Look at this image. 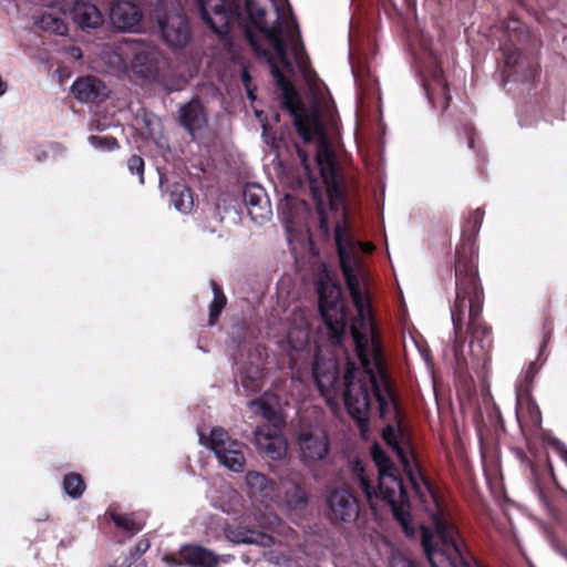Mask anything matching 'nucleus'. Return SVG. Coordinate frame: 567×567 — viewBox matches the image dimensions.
<instances>
[{"instance_id":"nucleus-35","label":"nucleus","mask_w":567,"mask_h":567,"mask_svg":"<svg viewBox=\"0 0 567 567\" xmlns=\"http://www.w3.org/2000/svg\"><path fill=\"white\" fill-rule=\"evenodd\" d=\"M255 519L260 527L269 530H276L280 526V518L274 513L264 517H255Z\"/></svg>"},{"instance_id":"nucleus-38","label":"nucleus","mask_w":567,"mask_h":567,"mask_svg":"<svg viewBox=\"0 0 567 567\" xmlns=\"http://www.w3.org/2000/svg\"><path fill=\"white\" fill-rule=\"evenodd\" d=\"M262 128H264L262 137H264L265 143L267 145H269L274 151H278L279 146H280V140H277L275 136L270 135L267 132V128L265 125L262 126Z\"/></svg>"},{"instance_id":"nucleus-1","label":"nucleus","mask_w":567,"mask_h":567,"mask_svg":"<svg viewBox=\"0 0 567 567\" xmlns=\"http://www.w3.org/2000/svg\"><path fill=\"white\" fill-rule=\"evenodd\" d=\"M247 39L256 54L267 60L270 72L281 90L282 104L293 117L300 136L305 142L316 143L315 163L326 187L329 209L334 215V240L339 262L357 313L351 321L350 332L360 367L353 362L348 363L344 375L346 406L357 421L361 434L365 436L370 392L372 391L379 404L380 416L389 422L382 433L383 440L396 454L404 470H420L411 451L410 442L400 426L396 402L384 370L380 340L372 317L369 275L358 250V246H360L364 252H371L374 246L355 243L349 234L344 220L347 213L342 193L337 183L334 159L321 123V118L324 117L331 126L337 125L333 102L320 83L311 82L309 85L310 105L306 106L296 90L282 75L274 56L260 49L249 30H247Z\"/></svg>"},{"instance_id":"nucleus-6","label":"nucleus","mask_w":567,"mask_h":567,"mask_svg":"<svg viewBox=\"0 0 567 567\" xmlns=\"http://www.w3.org/2000/svg\"><path fill=\"white\" fill-rule=\"evenodd\" d=\"M319 309L334 343H340L347 332L346 305L339 285L321 280L319 284Z\"/></svg>"},{"instance_id":"nucleus-10","label":"nucleus","mask_w":567,"mask_h":567,"mask_svg":"<svg viewBox=\"0 0 567 567\" xmlns=\"http://www.w3.org/2000/svg\"><path fill=\"white\" fill-rule=\"evenodd\" d=\"M300 458L305 464L323 460L329 452V440L319 426L301 427L298 433Z\"/></svg>"},{"instance_id":"nucleus-16","label":"nucleus","mask_w":567,"mask_h":567,"mask_svg":"<svg viewBox=\"0 0 567 567\" xmlns=\"http://www.w3.org/2000/svg\"><path fill=\"white\" fill-rule=\"evenodd\" d=\"M244 203L255 223L262 224L271 218V205L265 189L258 184H248L244 189Z\"/></svg>"},{"instance_id":"nucleus-36","label":"nucleus","mask_w":567,"mask_h":567,"mask_svg":"<svg viewBox=\"0 0 567 567\" xmlns=\"http://www.w3.org/2000/svg\"><path fill=\"white\" fill-rule=\"evenodd\" d=\"M127 166H128L130 172L132 174L138 175L140 182L143 183L144 182V176H143L144 161H143V158L137 155H133L132 157H130Z\"/></svg>"},{"instance_id":"nucleus-39","label":"nucleus","mask_w":567,"mask_h":567,"mask_svg":"<svg viewBox=\"0 0 567 567\" xmlns=\"http://www.w3.org/2000/svg\"><path fill=\"white\" fill-rule=\"evenodd\" d=\"M243 81L245 83V86H246V90H247V93H248V96L254 100V94H252V91L249 86V75H248V72L246 70H244L243 72Z\"/></svg>"},{"instance_id":"nucleus-43","label":"nucleus","mask_w":567,"mask_h":567,"mask_svg":"<svg viewBox=\"0 0 567 567\" xmlns=\"http://www.w3.org/2000/svg\"><path fill=\"white\" fill-rule=\"evenodd\" d=\"M7 90H8V84L0 75V96H2L7 92Z\"/></svg>"},{"instance_id":"nucleus-32","label":"nucleus","mask_w":567,"mask_h":567,"mask_svg":"<svg viewBox=\"0 0 567 567\" xmlns=\"http://www.w3.org/2000/svg\"><path fill=\"white\" fill-rule=\"evenodd\" d=\"M212 289L214 293V299L209 307V323L215 324L223 308L226 305V297L214 281H212Z\"/></svg>"},{"instance_id":"nucleus-21","label":"nucleus","mask_w":567,"mask_h":567,"mask_svg":"<svg viewBox=\"0 0 567 567\" xmlns=\"http://www.w3.org/2000/svg\"><path fill=\"white\" fill-rule=\"evenodd\" d=\"M183 560L194 567H216L221 557L199 545H185L181 548Z\"/></svg>"},{"instance_id":"nucleus-26","label":"nucleus","mask_w":567,"mask_h":567,"mask_svg":"<svg viewBox=\"0 0 567 567\" xmlns=\"http://www.w3.org/2000/svg\"><path fill=\"white\" fill-rule=\"evenodd\" d=\"M259 360L260 358H258V362H251V365L245 368L241 373V383L247 391H258L262 385L261 380L264 374Z\"/></svg>"},{"instance_id":"nucleus-25","label":"nucleus","mask_w":567,"mask_h":567,"mask_svg":"<svg viewBox=\"0 0 567 567\" xmlns=\"http://www.w3.org/2000/svg\"><path fill=\"white\" fill-rule=\"evenodd\" d=\"M246 485L249 492L261 499L272 498L274 486L268 482L267 477L256 471L246 474Z\"/></svg>"},{"instance_id":"nucleus-34","label":"nucleus","mask_w":567,"mask_h":567,"mask_svg":"<svg viewBox=\"0 0 567 567\" xmlns=\"http://www.w3.org/2000/svg\"><path fill=\"white\" fill-rule=\"evenodd\" d=\"M90 144L101 151H111L117 147V142L111 136H90Z\"/></svg>"},{"instance_id":"nucleus-2","label":"nucleus","mask_w":567,"mask_h":567,"mask_svg":"<svg viewBox=\"0 0 567 567\" xmlns=\"http://www.w3.org/2000/svg\"><path fill=\"white\" fill-rule=\"evenodd\" d=\"M246 9L250 23L265 35L278 62L286 69L292 64L302 69L306 56L290 7L272 0H246Z\"/></svg>"},{"instance_id":"nucleus-23","label":"nucleus","mask_w":567,"mask_h":567,"mask_svg":"<svg viewBox=\"0 0 567 567\" xmlns=\"http://www.w3.org/2000/svg\"><path fill=\"white\" fill-rule=\"evenodd\" d=\"M71 90L75 99L81 102H94L106 95V89L103 82L93 76L76 80Z\"/></svg>"},{"instance_id":"nucleus-8","label":"nucleus","mask_w":567,"mask_h":567,"mask_svg":"<svg viewBox=\"0 0 567 567\" xmlns=\"http://www.w3.org/2000/svg\"><path fill=\"white\" fill-rule=\"evenodd\" d=\"M208 446L226 468L233 472L243 471L246 462L244 446L238 441L233 440L224 429H212Z\"/></svg>"},{"instance_id":"nucleus-28","label":"nucleus","mask_w":567,"mask_h":567,"mask_svg":"<svg viewBox=\"0 0 567 567\" xmlns=\"http://www.w3.org/2000/svg\"><path fill=\"white\" fill-rule=\"evenodd\" d=\"M240 505L241 496L237 491L230 487H226L221 492L219 499L215 504L216 507H218L220 511L227 514L237 513Z\"/></svg>"},{"instance_id":"nucleus-14","label":"nucleus","mask_w":567,"mask_h":567,"mask_svg":"<svg viewBox=\"0 0 567 567\" xmlns=\"http://www.w3.org/2000/svg\"><path fill=\"white\" fill-rule=\"evenodd\" d=\"M312 375L321 394L327 396L330 402L338 383V368L334 358L332 355L324 358L322 352L318 351L315 355Z\"/></svg>"},{"instance_id":"nucleus-45","label":"nucleus","mask_w":567,"mask_h":567,"mask_svg":"<svg viewBox=\"0 0 567 567\" xmlns=\"http://www.w3.org/2000/svg\"><path fill=\"white\" fill-rule=\"evenodd\" d=\"M566 461H567V454H566Z\"/></svg>"},{"instance_id":"nucleus-19","label":"nucleus","mask_w":567,"mask_h":567,"mask_svg":"<svg viewBox=\"0 0 567 567\" xmlns=\"http://www.w3.org/2000/svg\"><path fill=\"white\" fill-rule=\"evenodd\" d=\"M181 122L193 138H199L207 130V116L199 101L193 100L181 109Z\"/></svg>"},{"instance_id":"nucleus-20","label":"nucleus","mask_w":567,"mask_h":567,"mask_svg":"<svg viewBox=\"0 0 567 567\" xmlns=\"http://www.w3.org/2000/svg\"><path fill=\"white\" fill-rule=\"evenodd\" d=\"M130 43L143 50L146 56L137 59L136 54H130L128 72L141 78H148L157 70L159 52L154 47L145 45L141 42L130 41Z\"/></svg>"},{"instance_id":"nucleus-7","label":"nucleus","mask_w":567,"mask_h":567,"mask_svg":"<svg viewBox=\"0 0 567 567\" xmlns=\"http://www.w3.org/2000/svg\"><path fill=\"white\" fill-rule=\"evenodd\" d=\"M277 344L289 357V367L292 370L308 359L309 321L303 310L292 312L282 334L278 337Z\"/></svg>"},{"instance_id":"nucleus-27","label":"nucleus","mask_w":567,"mask_h":567,"mask_svg":"<svg viewBox=\"0 0 567 567\" xmlns=\"http://www.w3.org/2000/svg\"><path fill=\"white\" fill-rule=\"evenodd\" d=\"M171 202L181 213H189L193 207V196L190 190L181 184L174 186L171 193Z\"/></svg>"},{"instance_id":"nucleus-17","label":"nucleus","mask_w":567,"mask_h":567,"mask_svg":"<svg viewBox=\"0 0 567 567\" xmlns=\"http://www.w3.org/2000/svg\"><path fill=\"white\" fill-rule=\"evenodd\" d=\"M136 54L137 59L146 56L145 52L135 44L121 42L115 45H106L102 51V60L114 72L128 73V56Z\"/></svg>"},{"instance_id":"nucleus-5","label":"nucleus","mask_w":567,"mask_h":567,"mask_svg":"<svg viewBox=\"0 0 567 567\" xmlns=\"http://www.w3.org/2000/svg\"><path fill=\"white\" fill-rule=\"evenodd\" d=\"M474 284L472 277H462L456 270V298L451 310L454 329L457 332L463 322L465 311L468 309L470 328L472 333V351L480 355L492 348L491 331L485 324L478 323L480 306L468 298L467 290Z\"/></svg>"},{"instance_id":"nucleus-33","label":"nucleus","mask_w":567,"mask_h":567,"mask_svg":"<svg viewBox=\"0 0 567 567\" xmlns=\"http://www.w3.org/2000/svg\"><path fill=\"white\" fill-rule=\"evenodd\" d=\"M111 517L116 526L123 528L126 532H130L131 534L140 532L143 527L142 523L136 522L132 516L128 515L112 513Z\"/></svg>"},{"instance_id":"nucleus-13","label":"nucleus","mask_w":567,"mask_h":567,"mask_svg":"<svg viewBox=\"0 0 567 567\" xmlns=\"http://www.w3.org/2000/svg\"><path fill=\"white\" fill-rule=\"evenodd\" d=\"M203 20L216 32L223 34L236 18L237 7L227 0H198Z\"/></svg>"},{"instance_id":"nucleus-24","label":"nucleus","mask_w":567,"mask_h":567,"mask_svg":"<svg viewBox=\"0 0 567 567\" xmlns=\"http://www.w3.org/2000/svg\"><path fill=\"white\" fill-rule=\"evenodd\" d=\"M297 153H298V157L301 161L303 169H305V172H306V174H307V176L309 178L311 190H312V194H313V198L318 202L317 207H318V213L320 215V228L322 229L324 235H329V230H330V216L326 212V208L323 207L322 203L320 202L321 192H320L319 186L317 185L318 182L316 181V178H315V176H313V174L311 172L310 162L308 159L307 152L303 148L298 147L297 148Z\"/></svg>"},{"instance_id":"nucleus-11","label":"nucleus","mask_w":567,"mask_h":567,"mask_svg":"<svg viewBox=\"0 0 567 567\" xmlns=\"http://www.w3.org/2000/svg\"><path fill=\"white\" fill-rule=\"evenodd\" d=\"M158 27L163 40L172 48H182L190 39L188 21L178 8H174L163 17H159Z\"/></svg>"},{"instance_id":"nucleus-18","label":"nucleus","mask_w":567,"mask_h":567,"mask_svg":"<svg viewBox=\"0 0 567 567\" xmlns=\"http://www.w3.org/2000/svg\"><path fill=\"white\" fill-rule=\"evenodd\" d=\"M112 24L123 31H133L142 20V10L133 1L118 0L110 9Z\"/></svg>"},{"instance_id":"nucleus-31","label":"nucleus","mask_w":567,"mask_h":567,"mask_svg":"<svg viewBox=\"0 0 567 567\" xmlns=\"http://www.w3.org/2000/svg\"><path fill=\"white\" fill-rule=\"evenodd\" d=\"M63 487L70 497L78 498L83 494L85 484L79 474L70 473L64 476Z\"/></svg>"},{"instance_id":"nucleus-44","label":"nucleus","mask_w":567,"mask_h":567,"mask_svg":"<svg viewBox=\"0 0 567 567\" xmlns=\"http://www.w3.org/2000/svg\"><path fill=\"white\" fill-rule=\"evenodd\" d=\"M199 440H200V442L204 440V435L203 434L199 435Z\"/></svg>"},{"instance_id":"nucleus-9","label":"nucleus","mask_w":567,"mask_h":567,"mask_svg":"<svg viewBox=\"0 0 567 567\" xmlns=\"http://www.w3.org/2000/svg\"><path fill=\"white\" fill-rule=\"evenodd\" d=\"M279 214L285 224L288 241L292 251H297L296 234L302 233L305 219L308 214V206L303 200L286 194L278 205Z\"/></svg>"},{"instance_id":"nucleus-37","label":"nucleus","mask_w":567,"mask_h":567,"mask_svg":"<svg viewBox=\"0 0 567 567\" xmlns=\"http://www.w3.org/2000/svg\"><path fill=\"white\" fill-rule=\"evenodd\" d=\"M391 567H416L414 563L404 554L395 553L390 560Z\"/></svg>"},{"instance_id":"nucleus-4","label":"nucleus","mask_w":567,"mask_h":567,"mask_svg":"<svg viewBox=\"0 0 567 567\" xmlns=\"http://www.w3.org/2000/svg\"><path fill=\"white\" fill-rule=\"evenodd\" d=\"M249 408L270 423L258 426L254 431V443L258 452L274 461L284 458L288 451V443L280 429L281 419L277 396L265 394L258 400L250 401Z\"/></svg>"},{"instance_id":"nucleus-15","label":"nucleus","mask_w":567,"mask_h":567,"mask_svg":"<svg viewBox=\"0 0 567 567\" xmlns=\"http://www.w3.org/2000/svg\"><path fill=\"white\" fill-rule=\"evenodd\" d=\"M327 504L336 519L351 522L359 515L358 502L353 494L346 487L331 489L327 496Z\"/></svg>"},{"instance_id":"nucleus-22","label":"nucleus","mask_w":567,"mask_h":567,"mask_svg":"<svg viewBox=\"0 0 567 567\" xmlns=\"http://www.w3.org/2000/svg\"><path fill=\"white\" fill-rule=\"evenodd\" d=\"M225 537L234 544H258L261 546H270L272 537L259 533L254 529L244 528L241 526L228 525L224 528Z\"/></svg>"},{"instance_id":"nucleus-41","label":"nucleus","mask_w":567,"mask_h":567,"mask_svg":"<svg viewBox=\"0 0 567 567\" xmlns=\"http://www.w3.org/2000/svg\"><path fill=\"white\" fill-rule=\"evenodd\" d=\"M150 548V543L146 539L140 540L136 545V550L140 554L145 553Z\"/></svg>"},{"instance_id":"nucleus-29","label":"nucleus","mask_w":567,"mask_h":567,"mask_svg":"<svg viewBox=\"0 0 567 567\" xmlns=\"http://www.w3.org/2000/svg\"><path fill=\"white\" fill-rule=\"evenodd\" d=\"M39 27L56 35H65L69 30L66 23L53 12L43 13L39 19Z\"/></svg>"},{"instance_id":"nucleus-3","label":"nucleus","mask_w":567,"mask_h":567,"mask_svg":"<svg viewBox=\"0 0 567 567\" xmlns=\"http://www.w3.org/2000/svg\"><path fill=\"white\" fill-rule=\"evenodd\" d=\"M371 453L379 471L378 489H372L368 477L364 475L363 467L360 463H357L354 471L358 475L362 491L365 493L372 506H374V498L381 499L389 505L395 520L401 525L404 534L410 538H415L417 535V527L412 522L406 492L398 476V470L378 445L372 447Z\"/></svg>"},{"instance_id":"nucleus-42","label":"nucleus","mask_w":567,"mask_h":567,"mask_svg":"<svg viewBox=\"0 0 567 567\" xmlns=\"http://www.w3.org/2000/svg\"><path fill=\"white\" fill-rule=\"evenodd\" d=\"M70 54L74 58V59H81L82 58V52L79 48L76 47H73L70 49Z\"/></svg>"},{"instance_id":"nucleus-12","label":"nucleus","mask_w":567,"mask_h":567,"mask_svg":"<svg viewBox=\"0 0 567 567\" xmlns=\"http://www.w3.org/2000/svg\"><path fill=\"white\" fill-rule=\"evenodd\" d=\"M56 9L64 16H70L82 30L97 29L104 21L100 9L89 1H62Z\"/></svg>"},{"instance_id":"nucleus-40","label":"nucleus","mask_w":567,"mask_h":567,"mask_svg":"<svg viewBox=\"0 0 567 567\" xmlns=\"http://www.w3.org/2000/svg\"><path fill=\"white\" fill-rule=\"evenodd\" d=\"M163 561L169 567H178L181 563L173 556L165 555Z\"/></svg>"},{"instance_id":"nucleus-30","label":"nucleus","mask_w":567,"mask_h":567,"mask_svg":"<svg viewBox=\"0 0 567 567\" xmlns=\"http://www.w3.org/2000/svg\"><path fill=\"white\" fill-rule=\"evenodd\" d=\"M287 495L285 499H282V503L291 509L302 508L306 506L307 498L305 492L297 485L290 484L287 487ZM278 503H281V501H278Z\"/></svg>"}]
</instances>
